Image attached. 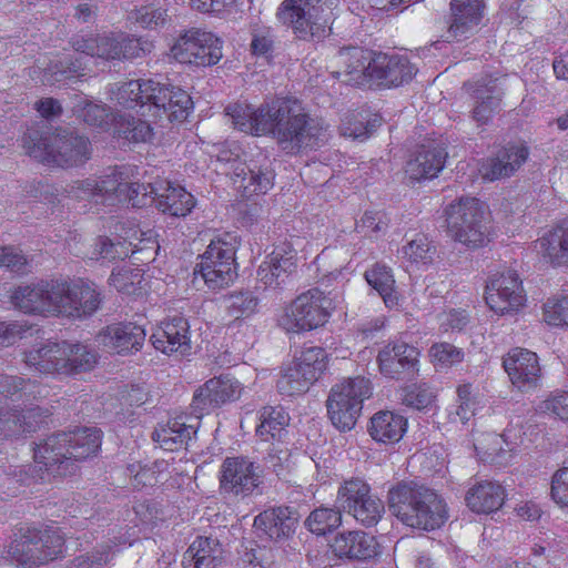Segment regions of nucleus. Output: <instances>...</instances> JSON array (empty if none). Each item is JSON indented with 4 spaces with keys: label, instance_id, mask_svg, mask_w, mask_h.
Returning a JSON list of instances; mask_svg holds the SVG:
<instances>
[{
    "label": "nucleus",
    "instance_id": "23",
    "mask_svg": "<svg viewBox=\"0 0 568 568\" xmlns=\"http://www.w3.org/2000/svg\"><path fill=\"white\" fill-rule=\"evenodd\" d=\"M151 94V105L149 111L153 110V115L163 112L170 121H182L186 119L193 102L189 93L180 88L161 84L154 81L149 84Z\"/></svg>",
    "mask_w": 568,
    "mask_h": 568
},
{
    "label": "nucleus",
    "instance_id": "9",
    "mask_svg": "<svg viewBox=\"0 0 568 568\" xmlns=\"http://www.w3.org/2000/svg\"><path fill=\"white\" fill-rule=\"evenodd\" d=\"M332 308V300L322 291L312 288L284 308L278 323L286 332L311 331L328 321Z\"/></svg>",
    "mask_w": 568,
    "mask_h": 568
},
{
    "label": "nucleus",
    "instance_id": "60",
    "mask_svg": "<svg viewBox=\"0 0 568 568\" xmlns=\"http://www.w3.org/2000/svg\"><path fill=\"white\" fill-rule=\"evenodd\" d=\"M166 466L164 462H154L152 465H130L129 471L132 474V484L135 487H152L159 481V476Z\"/></svg>",
    "mask_w": 568,
    "mask_h": 568
},
{
    "label": "nucleus",
    "instance_id": "24",
    "mask_svg": "<svg viewBox=\"0 0 568 568\" xmlns=\"http://www.w3.org/2000/svg\"><path fill=\"white\" fill-rule=\"evenodd\" d=\"M504 367L511 383L520 390L538 386L541 368L536 353L525 348H514L504 358Z\"/></svg>",
    "mask_w": 568,
    "mask_h": 568
},
{
    "label": "nucleus",
    "instance_id": "14",
    "mask_svg": "<svg viewBox=\"0 0 568 568\" xmlns=\"http://www.w3.org/2000/svg\"><path fill=\"white\" fill-rule=\"evenodd\" d=\"M485 300L490 310L500 315L523 307L526 295L517 272L508 270L494 274L486 284Z\"/></svg>",
    "mask_w": 568,
    "mask_h": 568
},
{
    "label": "nucleus",
    "instance_id": "57",
    "mask_svg": "<svg viewBox=\"0 0 568 568\" xmlns=\"http://www.w3.org/2000/svg\"><path fill=\"white\" fill-rule=\"evenodd\" d=\"M74 112L79 119L92 126L103 128L109 123V109L103 104L85 100L74 106Z\"/></svg>",
    "mask_w": 568,
    "mask_h": 568
},
{
    "label": "nucleus",
    "instance_id": "49",
    "mask_svg": "<svg viewBox=\"0 0 568 568\" xmlns=\"http://www.w3.org/2000/svg\"><path fill=\"white\" fill-rule=\"evenodd\" d=\"M36 430V424L21 416V412L13 410L6 402L0 405V434L20 436Z\"/></svg>",
    "mask_w": 568,
    "mask_h": 568
},
{
    "label": "nucleus",
    "instance_id": "33",
    "mask_svg": "<svg viewBox=\"0 0 568 568\" xmlns=\"http://www.w3.org/2000/svg\"><path fill=\"white\" fill-rule=\"evenodd\" d=\"M232 168L234 185L241 190L245 196L265 194L273 186L274 174L268 169H252L242 162L233 163Z\"/></svg>",
    "mask_w": 568,
    "mask_h": 568
},
{
    "label": "nucleus",
    "instance_id": "39",
    "mask_svg": "<svg viewBox=\"0 0 568 568\" xmlns=\"http://www.w3.org/2000/svg\"><path fill=\"white\" fill-rule=\"evenodd\" d=\"M221 555L220 544L210 537H197L183 555L185 568H216Z\"/></svg>",
    "mask_w": 568,
    "mask_h": 568
},
{
    "label": "nucleus",
    "instance_id": "2",
    "mask_svg": "<svg viewBox=\"0 0 568 568\" xmlns=\"http://www.w3.org/2000/svg\"><path fill=\"white\" fill-rule=\"evenodd\" d=\"M101 446V432L79 428L47 437L34 448V460L57 476L73 474L80 462L93 456Z\"/></svg>",
    "mask_w": 568,
    "mask_h": 568
},
{
    "label": "nucleus",
    "instance_id": "30",
    "mask_svg": "<svg viewBox=\"0 0 568 568\" xmlns=\"http://www.w3.org/2000/svg\"><path fill=\"white\" fill-rule=\"evenodd\" d=\"M65 349L63 341H48L27 351L24 363L41 374H63Z\"/></svg>",
    "mask_w": 568,
    "mask_h": 568
},
{
    "label": "nucleus",
    "instance_id": "28",
    "mask_svg": "<svg viewBox=\"0 0 568 568\" xmlns=\"http://www.w3.org/2000/svg\"><path fill=\"white\" fill-rule=\"evenodd\" d=\"M267 111L268 102L262 104L258 109H254L245 102L231 103L225 109V113L235 129L254 135L267 134L270 128Z\"/></svg>",
    "mask_w": 568,
    "mask_h": 568
},
{
    "label": "nucleus",
    "instance_id": "37",
    "mask_svg": "<svg viewBox=\"0 0 568 568\" xmlns=\"http://www.w3.org/2000/svg\"><path fill=\"white\" fill-rule=\"evenodd\" d=\"M484 4L481 0H452V23L448 28V38L465 36L477 26L483 17Z\"/></svg>",
    "mask_w": 568,
    "mask_h": 568
},
{
    "label": "nucleus",
    "instance_id": "29",
    "mask_svg": "<svg viewBox=\"0 0 568 568\" xmlns=\"http://www.w3.org/2000/svg\"><path fill=\"white\" fill-rule=\"evenodd\" d=\"M466 504L477 514H491L499 510L506 499V490L494 480H479L466 494Z\"/></svg>",
    "mask_w": 568,
    "mask_h": 568
},
{
    "label": "nucleus",
    "instance_id": "17",
    "mask_svg": "<svg viewBox=\"0 0 568 568\" xmlns=\"http://www.w3.org/2000/svg\"><path fill=\"white\" fill-rule=\"evenodd\" d=\"M375 58L376 52L364 48H342L335 57L339 69L332 71V75L348 85L372 87L373 78L371 74H373V63L375 62Z\"/></svg>",
    "mask_w": 568,
    "mask_h": 568
},
{
    "label": "nucleus",
    "instance_id": "36",
    "mask_svg": "<svg viewBox=\"0 0 568 568\" xmlns=\"http://www.w3.org/2000/svg\"><path fill=\"white\" fill-rule=\"evenodd\" d=\"M407 428V420L404 416L390 410L375 413L368 426L371 437L379 443H397Z\"/></svg>",
    "mask_w": 568,
    "mask_h": 568
},
{
    "label": "nucleus",
    "instance_id": "46",
    "mask_svg": "<svg viewBox=\"0 0 568 568\" xmlns=\"http://www.w3.org/2000/svg\"><path fill=\"white\" fill-rule=\"evenodd\" d=\"M10 552L19 564L24 566H39L49 562V560L33 559V557L45 555V549L38 538V529L34 528H28L20 540L10 547Z\"/></svg>",
    "mask_w": 568,
    "mask_h": 568
},
{
    "label": "nucleus",
    "instance_id": "18",
    "mask_svg": "<svg viewBox=\"0 0 568 568\" xmlns=\"http://www.w3.org/2000/svg\"><path fill=\"white\" fill-rule=\"evenodd\" d=\"M241 383L230 374H221L205 382L193 395L192 409L196 418H201L211 409L234 402L242 394Z\"/></svg>",
    "mask_w": 568,
    "mask_h": 568
},
{
    "label": "nucleus",
    "instance_id": "64",
    "mask_svg": "<svg viewBox=\"0 0 568 568\" xmlns=\"http://www.w3.org/2000/svg\"><path fill=\"white\" fill-rule=\"evenodd\" d=\"M457 395L459 404L455 415L465 424L476 414L479 402L477 396L473 394V387L469 384L460 385L457 388Z\"/></svg>",
    "mask_w": 568,
    "mask_h": 568
},
{
    "label": "nucleus",
    "instance_id": "26",
    "mask_svg": "<svg viewBox=\"0 0 568 568\" xmlns=\"http://www.w3.org/2000/svg\"><path fill=\"white\" fill-rule=\"evenodd\" d=\"M295 268V252L276 248L258 266L257 281L264 288L276 290L285 284Z\"/></svg>",
    "mask_w": 568,
    "mask_h": 568
},
{
    "label": "nucleus",
    "instance_id": "48",
    "mask_svg": "<svg viewBox=\"0 0 568 568\" xmlns=\"http://www.w3.org/2000/svg\"><path fill=\"white\" fill-rule=\"evenodd\" d=\"M293 363L315 383L327 368V353L322 347H306Z\"/></svg>",
    "mask_w": 568,
    "mask_h": 568
},
{
    "label": "nucleus",
    "instance_id": "8",
    "mask_svg": "<svg viewBox=\"0 0 568 568\" xmlns=\"http://www.w3.org/2000/svg\"><path fill=\"white\" fill-rule=\"evenodd\" d=\"M372 395L369 379L357 376L343 378L329 392L326 406L332 424L341 432H348L356 425L363 403Z\"/></svg>",
    "mask_w": 568,
    "mask_h": 568
},
{
    "label": "nucleus",
    "instance_id": "56",
    "mask_svg": "<svg viewBox=\"0 0 568 568\" xmlns=\"http://www.w3.org/2000/svg\"><path fill=\"white\" fill-rule=\"evenodd\" d=\"M130 250L120 240L113 241L108 237H98L93 244V250L90 253L91 260L106 258H125L130 256Z\"/></svg>",
    "mask_w": 568,
    "mask_h": 568
},
{
    "label": "nucleus",
    "instance_id": "22",
    "mask_svg": "<svg viewBox=\"0 0 568 568\" xmlns=\"http://www.w3.org/2000/svg\"><path fill=\"white\" fill-rule=\"evenodd\" d=\"M300 516L291 507L280 506L265 509L254 519L256 530L275 542L291 539L298 526Z\"/></svg>",
    "mask_w": 568,
    "mask_h": 568
},
{
    "label": "nucleus",
    "instance_id": "13",
    "mask_svg": "<svg viewBox=\"0 0 568 568\" xmlns=\"http://www.w3.org/2000/svg\"><path fill=\"white\" fill-rule=\"evenodd\" d=\"M102 302L101 292L95 284L81 278L60 281L58 315L82 318L95 313Z\"/></svg>",
    "mask_w": 568,
    "mask_h": 568
},
{
    "label": "nucleus",
    "instance_id": "52",
    "mask_svg": "<svg viewBox=\"0 0 568 568\" xmlns=\"http://www.w3.org/2000/svg\"><path fill=\"white\" fill-rule=\"evenodd\" d=\"M342 524V515L334 508L321 507L313 510L305 520L306 527L313 534L325 535Z\"/></svg>",
    "mask_w": 568,
    "mask_h": 568
},
{
    "label": "nucleus",
    "instance_id": "42",
    "mask_svg": "<svg viewBox=\"0 0 568 568\" xmlns=\"http://www.w3.org/2000/svg\"><path fill=\"white\" fill-rule=\"evenodd\" d=\"M152 202L163 213L172 216H185L195 205L194 197L184 187L172 186L169 183L162 193L155 194Z\"/></svg>",
    "mask_w": 568,
    "mask_h": 568
},
{
    "label": "nucleus",
    "instance_id": "35",
    "mask_svg": "<svg viewBox=\"0 0 568 568\" xmlns=\"http://www.w3.org/2000/svg\"><path fill=\"white\" fill-rule=\"evenodd\" d=\"M535 247L546 262L568 265V221L545 233Z\"/></svg>",
    "mask_w": 568,
    "mask_h": 568
},
{
    "label": "nucleus",
    "instance_id": "12",
    "mask_svg": "<svg viewBox=\"0 0 568 568\" xmlns=\"http://www.w3.org/2000/svg\"><path fill=\"white\" fill-rule=\"evenodd\" d=\"M263 483V470L243 456L226 457L220 468V488L236 497L254 495Z\"/></svg>",
    "mask_w": 568,
    "mask_h": 568
},
{
    "label": "nucleus",
    "instance_id": "51",
    "mask_svg": "<svg viewBox=\"0 0 568 568\" xmlns=\"http://www.w3.org/2000/svg\"><path fill=\"white\" fill-rule=\"evenodd\" d=\"M115 129L120 136L135 143L149 142L153 136V129L151 125L145 120L136 119L134 116L126 118L121 115L115 121Z\"/></svg>",
    "mask_w": 568,
    "mask_h": 568
},
{
    "label": "nucleus",
    "instance_id": "62",
    "mask_svg": "<svg viewBox=\"0 0 568 568\" xmlns=\"http://www.w3.org/2000/svg\"><path fill=\"white\" fill-rule=\"evenodd\" d=\"M402 403L415 409H425L434 400V395L426 385H410L402 390Z\"/></svg>",
    "mask_w": 568,
    "mask_h": 568
},
{
    "label": "nucleus",
    "instance_id": "41",
    "mask_svg": "<svg viewBox=\"0 0 568 568\" xmlns=\"http://www.w3.org/2000/svg\"><path fill=\"white\" fill-rule=\"evenodd\" d=\"M503 92L496 80L488 83L477 84L473 90L475 105L473 118L478 123L488 122L499 110Z\"/></svg>",
    "mask_w": 568,
    "mask_h": 568
},
{
    "label": "nucleus",
    "instance_id": "61",
    "mask_svg": "<svg viewBox=\"0 0 568 568\" xmlns=\"http://www.w3.org/2000/svg\"><path fill=\"white\" fill-rule=\"evenodd\" d=\"M141 277L139 268L123 267L111 273L109 284L118 292L133 294L135 292V284L140 283Z\"/></svg>",
    "mask_w": 568,
    "mask_h": 568
},
{
    "label": "nucleus",
    "instance_id": "7",
    "mask_svg": "<svg viewBox=\"0 0 568 568\" xmlns=\"http://www.w3.org/2000/svg\"><path fill=\"white\" fill-rule=\"evenodd\" d=\"M236 250V236L230 233L211 240L204 253L200 255L194 274H200L210 290L229 286L237 277Z\"/></svg>",
    "mask_w": 568,
    "mask_h": 568
},
{
    "label": "nucleus",
    "instance_id": "43",
    "mask_svg": "<svg viewBox=\"0 0 568 568\" xmlns=\"http://www.w3.org/2000/svg\"><path fill=\"white\" fill-rule=\"evenodd\" d=\"M120 241L130 250V256L142 254V257H136L138 261H153L154 254L160 248L156 241V234L153 230H141L138 226H130L123 231Z\"/></svg>",
    "mask_w": 568,
    "mask_h": 568
},
{
    "label": "nucleus",
    "instance_id": "44",
    "mask_svg": "<svg viewBox=\"0 0 568 568\" xmlns=\"http://www.w3.org/2000/svg\"><path fill=\"white\" fill-rule=\"evenodd\" d=\"M125 174L122 169L115 168L97 181V193L100 204L124 203L128 200V187L125 186Z\"/></svg>",
    "mask_w": 568,
    "mask_h": 568
},
{
    "label": "nucleus",
    "instance_id": "6",
    "mask_svg": "<svg viewBox=\"0 0 568 568\" xmlns=\"http://www.w3.org/2000/svg\"><path fill=\"white\" fill-rule=\"evenodd\" d=\"M450 236L469 248H477L489 242V221L486 206L475 197H460L450 203L446 211Z\"/></svg>",
    "mask_w": 568,
    "mask_h": 568
},
{
    "label": "nucleus",
    "instance_id": "45",
    "mask_svg": "<svg viewBox=\"0 0 568 568\" xmlns=\"http://www.w3.org/2000/svg\"><path fill=\"white\" fill-rule=\"evenodd\" d=\"M365 280L374 288L388 307L397 305V293L395 291V278L392 268L382 263H375L367 268Z\"/></svg>",
    "mask_w": 568,
    "mask_h": 568
},
{
    "label": "nucleus",
    "instance_id": "25",
    "mask_svg": "<svg viewBox=\"0 0 568 568\" xmlns=\"http://www.w3.org/2000/svg\"><path fill=\"white\" fill-rule=\"evenodd\" d=\"M145 339L144 329L133 323H116L102 328L95 336L97 343L108 352L128 354L139 351Z\"/></svg>",
    "mask_w": 568,
    "mask_h": 568
},
{
    "label": "nucleus",
    "instance_id": "50",
    "mask_svg": "<svg viewBox=\"0 0 568 568\" xmlns=\"http://www.w3.org/2000/svg\"><path fill=\"white\" fill-rule=\"evenodd\" d=\"M312 384V381L292 362L282 369L277 389L283 395L295 396L307 392Z\"/></svg>",
    "mask_w": 568,
    "mask_h": 568
},
{
    "label": "nucleus",
    "instance_id": "4",
    "mask_svg": "<svg viewBox=\"0 0 568 568\" xmlns=\"http://www.w3.org/2000/svg\"><path fill=\"white\" fill-rule=\"evenodd\" d=\"M23 146L37 161L61 168L80 166L91 156L89 140L63 129L45 136L30 132L23 138Z\"/></svg>",
    "mask_w": 568,
    "mask_h": 568
},
{
    "label": "nucleus",
    "instance_id": "10",
    "mask_svg": "<svg viewBox=\"0 0 568 568\" xmlns=\"http://www.w3.org/2000/svg\"><path fill=\"white\" fill-rule=\"evenodd\" d=\"M337 503L364 527L376 526L385 514L384 503L372 494L369 485L359 478L344 481L337 491Z\"/></svg>",
    "mask_w": 568,
    "mask_h": 568
},
{
    "label": "nucleus",
    "instance_id": "47",
    "mask_svg": "<svg viewBox=\"0 0 568 568\" xmlns=\"http://www.w3.org/2000/svg\"><path fill=\"white\" fill-rule=\"evenodd\" d=\"M65 354L63 355L64 366L63 375H73L89 372L98 363V354L81 343H69L63 341Z\"/></svg>",
    "mask_w": 568,
    "mask_h": 568
},
{
    "label": "nucleus",
    "instance_id": "55",
    "mask_svg": "<svg viewBox=\"0 0 568 568\" xmlns=\"http://www.w3.org/2000/svg\"><path fill=\"white\" fill-rule=\"evenodd\" d=\"M402 253L410 263L427 264L433 261L436 250L427 236L419 234L403 246Z\"/></svg>",
    "mask_w": 568,
    "mask_h": 568
},
{
    "label": "nucleus",
    "instance_id": "21",
    "mask_svg": "<svg viewBox=\"0 0 568 568\" xmlns=\"http://www.w3.org/2000/svg\"><path fill=\"white\" fill-rule=\"evenodd\" d=\"M417 73V68L404 55L376 53L373 63L372 87L393 88L408 83Z\"/></svg>",
    "mask_w": 568,
    "mask_h": 568
},
{
    "label": "nucleus",
    "instance_id": "53",
    "mask_svg": "<svg viewBox=\"0 0 568 568\" xmlns=\"http://www.w3.org/2000/svg\"><path fill=\"white\" fill-rule=\"evenodd\" d=\"M129 19L145 29L163 27L168 20L166 9L154 3L141 6L129 13Z\"/></svg>",
    "mask_w": 568,
    "mask_h": 568
},
{
    "label": "nucleus",
    "instance_id": "58",
    "mask_svg": "<svg viewBox=\"0 0 568 568\" xmlns=\"http://www.w3.org/2000/svg\"><path fill=\"white\" fill-rule=\"evenodd\" d=\"M226 307L231 316L239 318L253 314L257 307V298L251 292H236L226 297Z\"/></svg>",
    "mask_w": 568,
    "mask_h": 568
},
{
    "label": "nucleus",
    "instance_id": "19",
    "mask_svg": "<svg viewBox=\"0 0 568 568\" xmlns=\"http://www.w3.org/2000/svg\"><path fill=\"white\" fill-rule=\"evenodd\" d=\"M529 149L524 143H508L497 151L494 156L484 160L478 172L489 182L507 179L514 175L528 160Z\"/></svg>",
    "mask_w": 568,
    "mask_h": 568
},
{
    "label": "nucleus",
    "instance_id": "16",
    "mask_svg": "<svg viewBox=\"0 0 568 568\" xmlns=\"http://www.w3.org/2000/svg\"><path fill=\"white\" fill-rule=\"evenodd\" d=\"M419 351L403 341L386 344L377 355L381 373L396 381L410 379L419 372Z\"/></svg>",
    "mask_w": 568,
    "mask_h": 568
},
{
    "label": "nucleus",
    "instance_id": "3",
    "mask_svg": "<svg viewBox=\"0 0 568 568\" xmlns=\"http://www.w3.org/2000/svg\"><path fill=\"white\" fill-rule=\"evenodd\" d=\"M390 513L404 525L435 530L447 520L446 504L435 490L414 483H400L388 491Z\"/></svg>",
    "mask_w": 568,
    "mask_h": 568
},
{
    "label": "nucleus",
    "instance_id": "1",
    "mask_svg": "<svg viewBox=\"0 0 568 568\" xmlns=\"http://www.w3.org/2000/svg\"><path fill=\"white\" fill-rule=\"evenodd\" d=\"M267 112V134H272L283 150L296 153L322 141L326 129L317 120L312 119L297 100H273L268 102Z\"/></svg>",
    "mask_w": 568,
    "mask_h": 568
},
{
    "label": "nucleus",
    "instance_id": "34",
    "mask_svg": "<svg viewBox=\"0 0 568 568\" xmlns=\"http://www.w3.org/2000/svg\"><path fill=\"white\" fill-rule=\"evenodd\" d=\"M153 80H130L116 83L110 89L111 100L124 109H134L139 106L142 110L141 115L145 116V109L151 105V94L149 84Z\"/></svg>",
    "mask_w": 568,
    "mask_h": 568
},
{
    "label": "nucleus",
    "instance_id": "38",
    "mask_svg": "<svg viewBox=\"0 0 568 568\" xmlns=\"http://www.w3.org/2000/svg\"><path fill=\"white\" fill-rule=\"evenodd\" d=\"M260 424L256 434L263 442H283L287 434L290 416L280 406H265L258 414Z\"/></svg>",
    "mask_w": 568,
    "mask_h": 568
},
{
    "label": "nucleus",
    "instance_id": "11",
    "mask_svg": "<svg viewBox=\"0 0 568 568\" xmlns=\"http://www.w3.org/2000/svg\"><path fill=\"white\" fill-rule=\"evenodd\" d=\"M180 63L206 67L222 58V41L211 32L190 30L181 36L171 49Z\"/></svg>",
    "mask_w": 568,
    "mask_h": 568
},
{
    "label": "nucleus",
    "instance_id": "31",
    "mask_svg": "<svg viewBox=\"0 0 568 568\" xmlns=\"http://www.w3.org/2000/svg\"><path fill=\"white\" fill-rule=\"evenodd\" d=\"M446 158L447 152L440 146H423L407 162L405 173L414 182L433 179L444 169Z\"/></svg>",
    "mask_w": 568,
    "mask_h": 568
},
{
    "label": "nucleus",
    "instance_id": "20",
    "mask_svg": "<svg viewBox=\"0 0 568 568\" xmlns=\"http://www.w3.org/2000/svg\"><path fill=\"white\" fill-rule=\"evenodd\" d=\"M333 554L339 559L367 561L382 554L377 539L363 530L338 532L331 544Z\"/></svg>",
    "mask_w": 568,
    "mask_h": 568
},
{
    "label": "nucleus",
    "instance_id": "32",
    "mask_svg": "<svg viewBox=\"0 0 568 568\" xmlns=\"http://www.w3.org/2000/svg\"><path fill=\"white\" fill-rule=\"evenodd\" d=\"M200 418L195 417L194 423H186V417L179 416L168 422L165 426L155 429L152 437L163 449L169 452L186 447L189 442L196 435Z\"/></svg>",
    "mask_w": 568,
    "mask_h": 568
},
{
    "label": "nucleus",
    "instance_id": "63",
    "mask_svg": "<svg viewBox=\"0 0 568 568\" xmlns=\"http://www.w3.org/2000/svg\"><path fill=\"white\" fill-rule=\"evenodd\" d=\"M429 356L434 363L447 367L460 363L464 359V352L450 343L443 342L430 346Z\"/></svg>",
    "mask_w": 568,
    "mask_h": 568
},
{
    "label": "nucleus",
    "instance_id": "59",
    "mask_svg": "<svg viewBox=\"0 0 568 568\" xmlns=\"http://www.w3.org/2000/svg\"><path fill=\"white\" fill-rule=\"evenodd\" d=\"M38 538L41 540L42 547L45 549V555L42 557H34L38 560H54L61 557L64 552V539L59 530L49 528L43 531L38 530Z\"/></svg>",
    "mask_w": 568,
    "mask_h": 568
},
{
    "label": "nucleus",
    "instance_id": "5",
    "mask_svg": "<svg viewBox=\"0 0 568 568\" xmlns=\"http://www.w3.org/2000/svg\"><path fill=\"white\" fill-rule=\"evenodd\" d=\"M339 0H284L277 20L293 29L298 39H324L331 32Z\"/></svg>",
    "mask_w": 568,
    "mask_h": 568
},
{
    "label": "nucleus",
    "instance_id": "27",
    "mask_svg": "<svg viewBox=\"0 0 568 568\" xmlns=\"http://www.w3.org/2000/svg\"><path fill=\"white\" fill-rule=\"evenodd\" d=\"M189 323L185 318L175 316L163 322L152 334L153 346L165 354L190 349Z\"/></svg>",
    "mask_w": 568,
    "mask_h": 568
},
{
    "label": "nucleus",
    "instance_id": "40",
    "mask_svg": "<svg viewBox=\"0 0 568 568\" xmlns=\"http://www.w3.org/2000/svg\"><path fill=\"white\" fill-rule=\"evenodd\" d=\"M73 49L79 53L97 57L103 60H120L119 36L103 34L75 38Z\"/></svg>",
    "mask_w": 568,
    "mask_h": 568
},
{
    "label": "nucleus",
    "instance_id": "54",
    "mask_svg": "<svg viewBox=\"0 0 568 568\" xmlns=\"http://www.w3.org/2000/svg\"><path fill=\"white\" fill-rule=\"evenodd\" d=\"M542 311L544 321L548 325L568 327V295L549 297Z\"/></svg>",
    "mask_w": 568,
    "mask_h": 568
},
{
    "label": "nucleus",
    "instance_id": "15",
    "mask_svg": "<svg viewBox=\"0 0 568 568\" xmlns=\"http://www.w3.org/2000/svg\"><path fill=\"white\" fill-rule=\"evenodd\" d=\"M60 281H40L14 288L13 305L26 314L58 315Z\"/></svg>",
    "mask_w": 568,
    "mask_h": 568
}]
</instances>
